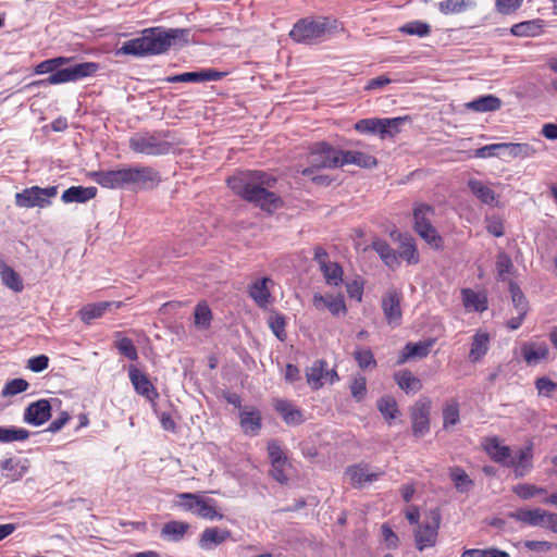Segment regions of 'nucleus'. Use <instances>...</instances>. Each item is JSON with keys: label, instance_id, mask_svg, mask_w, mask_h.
<instances>
[{"label": "nucleus", "instance_id": "nucleus-35", "mask_svg": "<svg viewBox=\"0 0 557 557\" xmlns=\"http://www.w3.org/2000/svg\"><path fill=\"white\" fill-rule=\"evenodd\" d=\"M112 305L111 301L88 304L78 311V315L83 322L89 324L92 320L101 318Z\"/></svg>", "mask_w": 557, "mask_h": 557}, {"label": "nucleus", "instance_id": "nucleus-2", "mask_svg": "<svg viewBox=\"0 0 557 557\" xmlns=\"http://www.w3.org/2000/svg\"><path fill=\"white\" fill-rule=\"evenodd\" d=\"M188 32L181 28L161 26L146 28L140 37L123 42L119 53L124 55L146 57L166 52L176 41H186Z\"/></svg>", "mask_w": 557, "mask_h": 557}, {"label": "nucleus", "instance_id": "nucleus-59", "mask_svg": "<svg viewBox=\"0 0 557 557\" xmlns=\"http://www.w3.org/2000/svg\"><path fill=\"white\" fill-rule=\"evenodd\" d=\"M503 150V143L485 145L474 150L472 157L479 159H487L491 157L498 156L499 151Z\"/></svg>", "mask_w": 557, "mask_h": 557}, {"label": "nucleus", "instance_id": "nucleus-13", "mask_svg": "<svg viewBox=\"0 0 557 557\" xmlns=\"http://www.w3.org/2000/svg\"><path fill=\"white\" fill-rule=\"evenodd\" d=\"M99 69L95 62H83L65 69H57L54 73L50 74L45 81L50 85L64 84L69 82H76L85 77L92 76Z\"/></svg>", "mask_w": 557, "mask_h": 557}, {"label": "nucleus", "instance_id": "nucleus-17", "mask_svg": "<svg viewBox=\"0 0 557 557\" xmlns=\"http://www.w3.org/2000/svg\"><path fill=\"white\" fill-rule=\"evenodd\" d=\"M273 285L274 282L270 277L258 278L249 285L248 295L259 308L267 309L274 301L271 294Z\"/></svg>", "mask_w": 557, "mask_h": 557}, {"label": "nucleus", "instance_id": "nucleus-34", "mask_svg": "<svg viewBox=\"0 0 557 557\" xmlns=\"http://www.w3.org/2000/svg\"><path fill=\"white\" fill-rule=\"evenodd\" d=\"M532 458L533 449L531 445H528L518 451L517 458H515V463L509 466L515 469L517 478L524 476L531 470Z\"/></svg>", "mask_w": 557, "mask_h": 557}, {"label": "nucleus", "instance_id": "nucleus-41", "mask_svg": "<svg viewBox=\"0 0 557 557\" xmlns=\"http://www.w3.org/2000/svg\"><path fill=\"white\" fill-rule=\"evenodd\" d=\"M449 478L459 493H468L474 486V482L461 467H451L449 469Z\"/></svg>", "mask_w": 557, "mask_h": 557}, {"label": "nucleus", "instance_id": "nucleus-29", "mask_svg": "<svg viewBox=\"0 0 557 557\" xmlns=\"http://www.w3.org/2000/svg\"><path fill=\"white\" fill-rule=\"evenodd\" d=\"M371 248L377 252L382 261L391 269L399 267L397 252L391 247V245L381 238H375L371 243Z\"/></svg>", "mask_w": 557, "mask_h": 557}, {"label": "nucleus", "instance_id": "nucleus-42", "mask_svg": "<svg viewBox=\"0 0 557 557\" xmlns=\"http://www.w3.org/2000/svg\"><path fill=\"white\" fill-rule=\"evenodd\" d=\"M467 107L476 112L496 111L502 107V100L496 96L487 95L474 99Z\"/></svg>", "mask_w": 557, "mask_h": 557}, {"label": "nucleus", "instance_id": "nucleus-30", "mask_svg": "<svg viewBox=\"0 0 557 557\" xmlns=\"http://www.w3.org/2000/svg\"><path fill=\"white\" fill-rule=\"evenodd\" d=\"M462 304L467 311L483 312L487 309V297L471 288L461 289Z\"/></svg>", "mask_w": 557, "mask_h": 557}, {"label": "nucleus", "instance_id": "nucleus-16", "mask_svg": "<svg viewBox=\"0 0 557 557\" xmlns=\"http://www.w3.org/2000/svg\"><path fill=\"white\" fill-rule=\"evenodd\" d=\"M382 311L388 325L395 327L401 323V294L396 289L385 293L381 300Z\"/></svg>", "mask_w": 557, "mask_h": 557}, {"label": "nucleus", "instance_id": "nucleus-4", "mask_svg": "<svg viewBox=\"0 0 557 557\" xmlns=\"http://www.w3.org/2000/svg\"><path fill=\"white\" fill-rule=\"evenodd\" d=\"M435 214L433 207L426 203H417L412 211L413 228L416 233L433 249H444V239L432 225Z\"/></svg>", "mask_w": 557, "mask_h": 557}, {"label": "nucleus", "instance_id": "nucleus-38", "mask_svg": "<svg viewBox=\"0 0 557 557\" xmlns=\"http://www.w3.org/2000/svg\"><path fill=\"white\" fill-rule=\"evenodd\" d=\"M397 252L398 260L403 259L407 264H417L420 261L417 244L412 237H405L399 245Z\"/></svg>", "mask_w": 557, "mask_h": 557}, {"label": "nucleus", "instance_id": "nucleus-27", "mask_svg": "<svg viewBox=\"0 0 557 557\" xmlns=\"http://www.w3.org/2000/svg\"><path fill=\"white\" fill-rule=\"evenodd\" d=\"M113 337L114 348H135L136 346H144L147 339L145 334L137 330L115 332Z\"/></svg>", "mask_w": 557, "mask_h": 557}, {"label": "nucleus", "instance_id": "nucleus-46", "mask_svg": "<svg viewBox=\"0 0 557 557\" xmlns=\"http://www.w3.org/2000/svg\"><path fill=\"white\" fill-rule=\"evenodd\" d=\"M437 5L441 13L449 15L465 12L474 5V2L473 0H443Z\"/></svg>", "mask_w": 557, "mask_h": 557}, {"label": "nucleus", "instance_id": "nucleus-52", "mask_svg": "<svg viewBox=\"0 0 557 557\" xmlns=\"http://www.w3.org/2000/svg\"><path fill=\"white\" fill-rule=\"evenodd\" d=\"M512 271H513V263H512L510 257L505 252L498 253L497 259H496V272H497L498 280H500V281L508 280V277L512 273Z\"/></svg>", "mask_w": 557, "mask_h": 557}, {"label": "nucleus", "instance_id": "nucleus-31", "mask_svg": "<svg viewBox=\"0 0 557 557\" xmlns=\"http://www.w3.org/2000/svg\"><path fill=\"white\" fill-rule=\"evenodd\" d=\"M543 27L544 21L535 18L513 24L510 33L517 37H536L543 33Z\"/></svg>", "mask_w": 557, "mask_h": 557}, {"label": "nucleus", "instance_id": "nucleus-28", "mask_svg": "<svg viewBox=\"0 0 557 557\" xmlns=\"http://www.w3.org/2000/svg\"><path fill=\"white\" fill-rule=\"evenodd\" d=\"M97 196V188L94 186L84 187V186H72L63 191L61 196V200L64 203H84Z\"/></svg>", "mask_w": 557, "mask_h": 557}, {"label": "nucleus", "instance_id": "nucleus-11", "mask_svg": "<svg viewBox=\"0 0 557 557\" xmlns=\"http://www.w3.org/2000/svg\"><path fill=\"white\" fill-rule=\"evenodd\" d=\"M313 260L318 263L325 284L330 287H338L344 282V271L338 262L330 261L327 251L322 246L313 249Z\"/></svg>", "mask_w": 557, "mask_h": 557}, {"label": "nucleus", "instance_id": "nucleus-39", "mask_svg": "<svg viewBox=\"0 0 557 557\" xmlns=\"http://www.w3.org/2000/svg\"><path fill=\"white\" fill-rule=\"evenodd\" d=\"M346 474L349 476L351 483L356 486H361L367 482H373L381 475L379 472H370L366 466L349 467L346 471Z\"/></svg>", "mask_w": 557, "mask_h": 557}, {"label": "nucleus", "instance_id": "nucleus-18", "mask_svg": "<svg viewBox=\"0 0 557 557\" xmlns=\"http://www.w3.org/2000/svg\"><path fill=\"white\" fill-rule=\"evenodd\" d=\"M273 407L287 425L298 426L306 421L304 411L287 399H274Z\"/></svg>", "mask_w": 557, "mask_h": 557}, {"label": "nucleus", "instance_id": "nucleus-47", "mask_svg": "<svg viewBox=\"0 0 557 557\" xmlns=\"http://www.w3.org/2000/svg\"><path fill=\"white\" fill-rule=\"evenodd\" d=\"M212 311L206 301H200L194 312V323L197 329H208L211 324Z\"/></svg>", "mask_w": 557, "mask_h": 557}, {"label": "nucleus", "instance_id": "nucleus-33", "mask_svg": "<svg viewBox=\"0 0 557 557\" xmlns=\"http://www.w3.org/2000/svg\"><path fill=\"white\" fill-rule=\"evenodd\" d=\"M0 277L2 284L15 293H21L24 288L23 280L20 274L10 265L0 262Z\"/></svg>", "mask_w": 557, "mask_h": 557}, {"label": "nucleus", "instance_id": "nucleus-58", "mask_svg": "<svg viewBox=\"0 0 557 557\" xmlns=\"http://www.w3.org/2000/svg\"><path fill=\"white\" fill-rule=\"evenodd\" d=\"M364 289V281L361 277H358L351 282L346 284V290L349 298L357 300L358 302L362 301Z\"/></svg>", "mask_w": 557, "mask_h": 557}, {"label": "nucleus", "instance_id": "nucleus-54", "mask_svg": "<svg viewBox=\"0 0 557 557\" xmlns=\"http://www.w3.org/2000/svg\"><path fill=\"white\" fill-rule=\"evenodd\" d=\"M268 455L271 463H287V457L282 449L278 441L272 440L267 446Z\"/></svg>", "mask_w": 557, "mask_h": 557}, {"label": "nucleus", "instance_id": "nucleus-25", "mask_svg": "<svg viewBox=\"0 0 557 557\" xmlns=\"http://www.w3.org/2000/svg\"><path fill=\"white\" fill-rule=\"evenodd\" d=\"M231 537L228 530L211 527L203 530L199 539V546L202 549L211 550Z\"/></svg>", "mask_w": 557, "mask_h": 557}, {"label": "nucleus", "instance_id": "nucleus-49", "mask_svg": "<svg viewBox=\"0 0 557 557\" xmlns=\"http://www.w3.org/2000/svg\"><path fill=\"white\" fill-rule=\"evenodd\" d=\"M195 513L201 518L213 520L221 519L222 515L215 509V503L211 498L200 497Z\"/></svg>", "mask_w": 557, "mask_h": 557}, {"label": "nucleus", "instance_id": "nucleus-61", "mask_svg": "<svg viewBox=\"0 0 557 557\" xmlns=\"http://www.w3.org/2000/svg\"><path fill=\"white\" fill-rule=\"evenodd\" d=\"M181 502L180 506L187 511H193L195 513L197 509V505L199 503L200 496L193 493H182L177 496Z\"/></svg>", "mask_w": 557, "mask_h": 557}, {"label": "nucleus", "instance_id": "nucleus-26", "mask_svg": "<svg viewBox=\"0 0 557 557\" xmlns=\"http://www.w3.org/2000/svg\"><path fill=\"white\" fill-rule=\"evenodd\" d=\"M128 376L135 388V391L147 398H151L152 395H157L156 388L147 377L136 366L131 364L128 367Z\"/></svg>", "mask_w": 557, "mask_h": 557}, {"label": "nucleus", "instance_id": "nucleus-7", "mask_svg": "<svg viewBox=\"0 0 557 557\" xmlns=\"http://www.w3.org/2000/svg\"><path fill=\"white\" fill-rule=\"evenodd\" d=\"M310 166L301 171L302 175L309 176L319 169L339 168V149L334 148L327 143H315L308 154Z\"/></svg>", "mask_w": 557, "mask_h": 557}, {"label": "nucleus", "instance_id": "nucleus-32", "mask_svg": "<svg viewBox=\"0 0 557 557\" xmlns=\"http://www.w3.org/2000/svg\"><path fill=\"white\" fill-rule=\"evenodd\" d=\"M240 426L245 434L256 436L259 434L262 426V417L259 410L242 411L240 412Z\"/></svg>", "mask_w": 557, "mask_h": 557}, {"label": "nucleus", "instance_id": "nucleus-12", "mask_svg": "<svg viewBox=\"0 0 557 557\" xmlns=\"http://www.w3.org/2000/svg\"><path fill=\"white\" fill-rule=\"evenodd\" d=\"M99 69L95 62H83L65 69H57L54 73L50 74L45 81L50 85L64 84L69 82H76L85 77L92 76Z\"/></svg>", "mask_w": 557, "mask_h": 557}, {"label": "nucleus", "instance_id": "nucleus-24", "mask_svg": "<svg viewBox=\"0 0 557 557\" xmlns=\"http://www.w3.org/2000/svg\"><path fill=\"white\" fill-rule=\"evenodd\" d=\"M347 164H355L363 169H372L377 165V160L374 156L362 151L339 149V168Z\"/></svg>", "mask_w": 557, "mask_h": 557}, {"label": "nucleus", "instance_id": "nucleus-60", "mask_svg": "<svg viewBox=\"0 0 557 557\" xmlns=\"http://www.w3.org/2000/svg\"><path fill=\"white\" fill-rule=\"evenodd\" d=\"M269 325L277 338L282 339L283 336H285L286 323L282 314H271L269 318Z\"/></svg>", "mask_w": 557, "mask_h": 557}, {"label": "nucleus", "instance_id": "nucleus-20", "mask_svg": "<svg viewBox=\"0 0 557 557\" xmlns=\"http://www.w3.org/2000/svg\"><path fill=\"white\" fill-rule=\"evenodd\" d=\"M484 449L487 455L497 463L509 467L515 463V457L511 456V449L509 446L502 445L499 440L494 437H487L484 441Z\"/></svg>", "mask_w": 557, "mask_h": 557}, {"label": "nucleus", "instance_id": "nucleus-36", "mask_svg": "<svg viewBox=\"0 0 557 557\" xmlns=\"http://www.w3.org/2000/svg\"><path fill=\"white\" fill-rule=\"evenodd\" d=\"M188 530L189 524L187 522L173 520L163 525L161 529V537L172 542H180L184 539Z\"/></svg>", "mask_w": 557, "mask_h": 557}, {"label": "nucleus", "instance_id": "nucleus-45", "mask_svg": "<svg viewBox=\"0 0 557 557\" xmlns=\"http://www.w3.org/2000/svg\"><path fill=\"white\" fill-rule=\"evenodd\" d=\"M379 411L382 413L384 419L391 424L393 419L399 416V409L397 401L392 396L381 397L376 403Z\"/></svg>", "mask_w": 557, "mask_h": 557}, {"label": "nucleus", "instance_id": "nucleus-63", "mask_svg": "<svg viewBox=\"0 0 557 557\" xmlns=\"http://www.w3.org/2000/svg\"><path fill=\"white\" fill-rule=\"evenodd\" d=\"M523 0H496V10L500 14H510L521 7Z\"/></svg>", "mask_w": 557, "mask_h": 557}, {"label": "nucleus", "instance_id": "nucleus-21", "mask_svg": "<svg viewBox=\"0 0 557 557\" xmlns=\"http://www.w3.org/2000/svg\"><path fill=\"white\" fill-rule=\"evenodd\" d=\"M223 76H224V73L210 69V70H202L199 72H186V73L176 74L173 76H168L163 81L166 83H202V82L219 81Z\"/></svg>", "mask_w": 557, "mask_h": 557}, {"label": "nucleus", "instance_id": "nucleus-23", "mask_svg": "<svg viewBox=\"0 0 557 557\" xmlns=\"http://www.w3.org/2000/svg\"><path fill=\"white\" fill-rule=\"evenodd\" d=\"M548 511L542 508L525 509L520 508L513 512H509L508 517L531 527L545 528Z\"/></svg>", "mask_w": 557, "mask_h": 557}, {"label": "nucleus", "instance_id": "nucleus-5", "mask_svg": "<svg viewBox=\"0 0 557 557\" xmlns=\"http://www.w3.org/2000/svg\"><path fill=\"white\" fill-rule=\"evenodd\" d=\"M330 22L329 17L300 18L294 24L289 37L298 44L313 45L320 42L331 29Z\"/></svg>", "mask_w": 557, "mask_h": 557}, {"label": "nucleus", "instance_id": "nucleus-48", "mask_svg": "<svg viewBox=\"0 0 557 557\" xmlns=\"http://www.w3.org/2000/svg\"><path fill=\"white\" fill-rule=\"evenodd\" d=\"M399 32L406 35L418 36L422 38L431 34V26L426 22L414 20L400 26Z\"/></svg>", "mask_w": 557, "mask_h": 557}, {"label": "nucleus", "instance_id": "nucleus-8", "mask_svg": "<svg viewBox=\"0 0 557 557\" xmlns=\"http://www.w3.org/2000/svg\"><path fill=\"white\" fill-rule=\"evenodd\" d=\"M58 195V186H32L15 194V205L18 208H47Z\"/></svg>", "mask_w": 557, "mask_h": 557}, {"label": "nucleus", "instance_id": "nucleus-19", "mask_svg": "<svg viewBox=\"0 0 557 557\" xmlns=\"http://www.w3.org/2000/svg\"><path fill=\"white\" fill-rule=\"evenodd\" d=\"M312 305L315 310L323 311L329 310L333 315L346 314L347 307L345 304L344 296L342 294L337 296L322 295L320 293L313 294Z\"/></svg>", "mask_w": 557, "mask_h": 557}, {"label": "nucleus", "instance_id": "nucleus-15", "mask_svg": "<svg viewBox=\"0 0 557 557\" xmlns=\"http://www.w3.org/2000/svg\"><path fill=\"white\" fill-rule=\"evenodd\" d=\"M431 400L426 397L417 400L410 408L412 434L422 437L430 432Z\"/></svg>", "mask_w": 557, "mask_h": 557}, {"label": "nucleus", "instance_id": "nucleus-3", "mask_svg": "<svg viewBox=\"0 0 557 557\" xmlns=\"http://www.w3.org/2000/svg\"><path fill=\"white\" fill-rule=\"evenodd\" d=\"M90 177L103 188L122 189L129 185L149 188L161 182L160 174L149 165H134L117 170H100Z\"/></svg>", "mask_w": 557, "mask_h": 557}, {"label": "nucleus", "instance_id": "nucleus-62", "mask_svg": "<svg viewBox=\"0 0 557 557\" xmlns=\"http://www.w3.org/2000/svg\"><path fill=\"white\" fill-rule=\"evenodd\" d=\"M535 386L540 395L549 397L552 393L557 391V383L553 382L552 380L543 376L539 377L535 381Z\"/></svg>", "mask_w": 557, "mask_h": 557}, {"label": "nucleus", "instance_id": "nucleus-50", "mask_svg": "<svg viewBox=\"0 0 557 557\" xmlns=\"http://www.w3.org/2000/svg\"><path fill=\"white\" fill-rule=\"evenodd\" d=\"M29 437V432L21 428H2L0 426V442L11 443L16 441H25Z\"/></svg>", "mask_w": 557, "mask_h": 557}, {"label": "nucleus", "instance_id": "nucleus-6", "mask_svg": "<svg viewBox=\"0 0 557 557\" xmlns=\"http://www.w3.org/2000/svg\"><path fill=\"white\" fill-rule=\"evenodd\" d=\"M128 146L133 152L146 156H163L171 149V144L163 132L135 134L129 138Z\"/></svg>", "mask_w": 557, "mask_h": 557}, {"label": "nucleus", "instance_id": "nucleus-44", "mask_svg": "<svg viewBox=\"0 0 557 557\" xmlns=\"http://www.w3.org/2000/svg\"><path fill=\"white\" fill-rule=\"evenodd\" d=\"M503 150L513 159H527L536 153V149L529 144L503 143Z\"/></svg>", "mask_w": 557, "mask_h": 557}, {"label": "nucleus", "instance_id": "nucleus-53", "mask_svg": "<svg viewBox=\"0 0 557 557\" xmlns=\"http://www.w3.org/2000/svg\"><path fill=\"white\" fill-rule=\"evenodd\" d=\"M512 304L519 314H527L529 306L521 288L513 282L509 284Z\"/></svg>", "mask_w": 557, "mask_h": 557}, {"label": "nucleus", "instance_id": "nucleus-9", "mask_svg": "<svg viewBox=\"0 0 557 557\" xmlns=\"http://www.w3.org/2000/svg\"><path fill=\"white\" fill-rule=\"evenodd\" d=\"M441 520L442 516L438 508L430 509L425 513L424 521L414 532L416 545L420 552L435 545Z\"/></svg>", "mask_w": 557, "mask_h": 557}, {"label": "nucleus", "instance_id": "nucleus-57", "mask_svg": "<svg viewBox=\"0 0 557 557\" xmlns=\"http://www.w3.org/2000/svg\"><path fill=\"white\" fill-rule=\"evenodd\" d=\"M351 396L356 401L363 400L367 394V380L364 376H356L350 385Z\"/></svg>", "mask_w": 557, "mask_h": 557}, {"label": "nucleus", "instance_id": "nucleus-37", "mask_svg": "<svg viewBox=\"0 0 557 557\" xmlns=\"http://www.w3.org/2000/svg\"><path fill=\"white\" fill-rule=\"evenodd\" d=\"M394 380L397 385L407 394L417 393L422 388L420 379L414 376L408 370H401L394 374Z\"/></svg>", "mask_w": 557, "mask_h": 557}, {"label": "nucleus", "instance_id": "nucleus-56", "mask_svg": "<svg viewBox=\"0 0 557 557\" xmlns=\"http://www.w3.org/2000/svg\"><path fill=\"white\" fill-rule=\"evenodd\" d=\"M28 386H29V384L26 380L13 379L4 385L1 394L4 397L14 396V395L25 392L28 388Z\"/></svg>", "mask_w": 557, "mask_h": 557}, {"label": "nucleus", "instance_id": "nucleus-55", "mask_svg": "<svg viewBox=\"0 0 557 557\" xmlns=\"http://www.w3.org/2000/svg\"><path fill=\"white\" fill-rule=\"evenodd\" d=\"M513 492L522 499H530L536 495L546 493V490L533 484L522 483L515 486Z\"/></svg>", "mask_w": 557, "mask_h": 557}, {"label": "nucleus", "instance_id": "nucleus-40", "mask_svg": "<svg viewBox=\"0 0 557 557\" xmlns=\"http://www.w3.org/2000/svg\"><path fill=\"white\" fill-rule=\"evenodd\" d=\"M468 186L472 194L485 205H494L496 202V194L495 191L488 187L486 184L479 180H470L468 182Z\"/></svg>", "mask_w": 557, "mask_h": 557}, {"label": "nucleus", "instance_id": "nucleus-51", "mask_svg": "<svg viewBox=\"0 0 557 557\" xmlns=\"http://www.w3.org/2000/svg\"><path fill=\"white\" fill-rule=\"evenodd\" d=\"M72 58L66 57H58L49 60H45L40 63H38L35 67L36 74H47V73H54L57 69L60 66L67 64Z\"/></svg>", "mask_w": 557, "mask_h": 557}, {"label": "nucleus", "instance_id": "nucleus-14", "mask_svg": "<svg viewBox=\"0 0 557 557\" xmlns=\"http://www.w3.org/2000/svg\"><path fill=\"white\" fill-rule=\"evenodd\" d=\"M306 379L312 389H319L325 384H334L339 376L334 367H330L325 360L319 359L306 369Z\"/></svg>", "mask_w": 557, "mask_h": 557}, {"label": "nucleus", "instance_id": "nucleus-43", "mask_svg": "<svg viewBox=\"0 0 557 557\" xmlns=\"http://www.w3.org/2000/svg\"><path fill=\"white\" fill-rule=\"evenodd\" d=\"M460 421L459 404L455 399L447 400L443 406V429L448 430Z\"/></svg>", "mask_w": 557, "mask_h": 557}, {"label": "nucleus", "instance_id": "nucleus-64", "mask_svg": "<svg viewBox=\"0 0 557 557\" xmlns=\"http://www.w3.org/2000/svg\"><path fill=\"white\" fill-rule=\"evenodd\" d=\"M355 358L362 369L374 367L376 363L371 350H356Z\"/></svg>", "mask_w": 557, "mask_h": 557}, {"label": "nucleus", "instance_id": "nucleus-10", "mask_svg": "<svg viewBox=\"0 0 557 557\" xmlns=\"http://www.w3.org/2000/svg\"><path fill=\"white\" fill-rule=\"evenodd\" d=\"M408 120V116H398L392 119H362L355 124V129L359 133H377L381 138L385 136H395L399 133L400 126Z\"/></svg>", "mask_w": 557, "mask_h": 557}, {"label": "nucleus", "instance_id": "nucleus-22", "mask_svg": "<svg viewBox=\"0 0 557 557\" xmlns=\"http://www.w3.org/2000/svg\"><path fill=\"white\" fill-rule=\"evenodd\" d=\"M51 417V405L47 399H39L32 403L25 410V422L33 425H41Z\"/></svg>", "mask_w": 557, "mask_h": 557}, {"label": "nucleus", "instance_id": "nucleus-1", "mask_svg": "<svg viewBox=\"0 0 557 557\" xmlns=\"http://www.w3.org/2000/svg\"><path fill=\"white\" fill-rule=\"evenodd\" d=\"M226 182L234 194L269 213L284 205L278 195L268 190V188L274 187L276 178L264 171H239L228 177Z\"/></svg>", "mask_w": 557, "mask_h": 557}]
</instances>
